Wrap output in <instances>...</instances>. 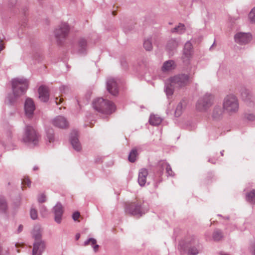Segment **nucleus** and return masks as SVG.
<instances>
[{
    "label": "nucleus",
    "mask_w": 255,
    "mask_h": 255,
    "mask_svg": "<svg viewBox=\"0 0 255 255\" xmlns=\"http://www.w3.org/2000/svg\"><path fill=\"white\" fill-rule=\"evenodd\" d=\"M192 49V44L190 42L186 43L184 48V53L186 55L190 54V50Z\"/></svg>",
    "instance_id": "nucleus-30"
},
{
    "label": "nucleus",
    "mask_w": 255,
    "mask_h": 255,
    "mask_svg": "<svg viewBox=\"0 0 255 255\" xmlns=\"http://www.w3.org/2000/svg\"><path fill=\"white\" fill-rule=\"evenodd\" d=\"M38 202H44L46 200V196L44 194H41L40 195L38 198Z\"/></svg>",
    "instance_id": "nucleus-41"
},
{
    "label": "nucleus",
    "mask_w": 255,
    "mask_h": 255,
    "mask_svg": "<svg viewBox=\"0 0 255 255\" xmlns=\"http://www.w3.org/2000/svg\"><path fill=\"white\" fill-rule=\"evenodd\" d=\"M249 18L252 23H255V7L252 9L249 14Z\"/></svg>",
    "instance_id": "nucleus-33"
},
{
    "label": "nucleus",
    "mask_w": 255,
    "mask_h": 255,
    "mask_svg": "<svg viewBox=\"0 0 255 255\" xmlns=\"http://www.w3.org/2000/svg\"><path fill=\"white\" fill-rule=\"evenodd\" d=\"M92 106L95 111L104 115H111L116 109L115 105L112 101L103 98L95 99Z\"/></svg>",
    "instance_id": "nucleus-1"
},
{
    "label": "nucleus",
    "mask_w": 255,
    "mask_h": 255,
    "mask_svg": "<svg viewBox=\"0 0 255 255\" xmlns=\"http://www.w3.org/2000/svg\"><path fill=\"white\" fill-rule=\"evenodd\" d=\"M222 114V111L220 108H216L214 110L213 117L214 118H218Z\"/></svg>",
    "instance_id": "nucleus-31"
},
{
    "label": "nucleus",
    "mask_w": 255,
    "mask_h": 255,
    "mask_svg": "<svg viewBox=\"0 0 255 255\" xmlns=\"http://www.w3.org/2000/svg\"><path fill=\"white\" fill-rule=\"evenodd\" d=\"M213 96L211 95H205L200 98L196 104V108L198 111H204L212 104Z\"/></svg>",
    "instance_id": "nucleus-7"
},
{
    "label": "nucleus",
    "mask_w": 255,
    "mask_h": 255,
    "mask_svg": "<svg viewBox=\"0 0 255 255\" xmlns=\"http://www.w3.org/2000/svg\"><path fill=\"white\" fill-rule=\"evenodd\" d=\"M239 107L238 100L235 96L229 95L225 98L223 108L227 112L230 114L236 113L238 111Z\"/></svg>",
    "instance_id": "nucleus-4"
},
{
    "label": "nucleus",
    "mask_w": 255,
    "mask_h": 255,
    "mask_svg": "<svg viewBox=\"0 0 255 255\" xmlns=\"http://www.w3.org/2000/svg\"><path fill=\"white\" fill-rule=\"evenodd\" d=\"M96 240L94 239L91 238L89 239L88 241H86L84 243V246H88L89 245H91L93 246V249L95 252H97L99 248V246L98 245H96Z\"/></svg>",
    "instance_id": "nucleus-22"
},
{
    "label": "nucleus",
    "mask_w": 255,
    "mask_h": 255,
    "mask_svg": "<svg viewBox=\"0 0 255 255\" xmlns=\"http://www.w3.org/2000/svg\"><path fill=\"white\" fill-rule=\"evenodd\" d=\"M4 48L3 44L2 42V40L0 39V52L2 51Z\"/></svg>",
    "instance_id": "nucleus-44"
},
{
    "label": "nucleus",
    "mask_w": 255,
    "mask_h": 255,
    "mask_svg": "<svg viewBox=\"0 0 255 255\" xmlns=\"http://www.w3.org/2000/svg\"><path fill=\"white\" fill-rule=\"evenodd\" d=\"M107 90L111 94L116 95L118 93V88L116 81L114 78H109L107 82Z\"/></svg>",
    "instance_id": "nucleus-11"
},
{
    "label": "nucleus",
    "mask_w": 255,
    "mask_h": 255,
    "mask_svg": "<svg viewBox=\"0 0 255 255\" xmlns=\"http://www.w3.org/2000/svg\"><path fill=\"white\" fill-rule=\"evenodd\" d=\"M160 165L162 168H165L166 173L168 175L172 176L173 175V172L170 166L166 161H161Z\"/></svg>",
    "instance_id": "nucleus-19"
},
{
    "label": "nucleus",
    "mask_w": 255,
    "mask_h": 255,
    "mask_svg": "<svg viewBox=\"0 0 255 255\" xmlns=\"http://www.w3.org/2000/svg\"><path fill=\"white\" fill-rule=\"evenodd\" d=\"M198 254V251L196 248H192L189 250L188 255H196Z\"/></svg>",
    "instance_id": "nucleus-36"
},
{
    "label": "nucleus",
    "mask_w": 255,
    "mask_h": 255,
    "mask_svg": "<svg viewBox=\"0 0 255 255\" xmlns=\"http://www.w3.org/2000/svg\"><path fill=\"white\" fill-rule=\"evenodd\" d=\"M185 103L184 102H181L177 105L175 112L176 116L178 117L181 115L182 110L185 107Z\"/></svg>",
    "instance_id": "nucleus-25"
},
{
    "label": "nucleus",
    "mask_w": 255,
    "mask_h": 255,
    "mask_svg": "<svg viewBox=\"0 0 255 255\" xmlns=\"http://www.w3.org/2000/svg\"><path fill=\"white\" fill-rule=\"evenodd\" d=\"M143 46L146 50H151L152 48L151 40L149 39L145 40L143 43Z\"/></svg>",
    "instance_id": "nucleus-29"
},
{
    "label": "nucleus",
    "mask_w": 255,
    "mask_h": 255,
    "mask_svg": "<svg viewBox=\"0 0 255 255\" xmlns=\"http://www.w3.org/2000/svg\"><path fill=\"white\" fill-rule=\"evenodd\" d=\"M175 63L174 61L169 60L165 62L162 66V69L164 71L171 70L175 68Z\"/></svg>",
    "instance_id": "nucleus-18"
},
{
    "label": "nucleus",
    "mask_w": 255,
    "mask_h": 255,
    "mask_svg": "<svg viewBox=\"0 0 255 255\" xmlns=\"http://www.w3.org/2000/svg\"><path fill=\"white\" fill-rule=\"evenodd\" d=\"M39 99L44 102H47L49 97L48 88L44 86H40L38 89Z\"/></svg>",
    "instance_id": "nucleus-14"
},
{
    "label": "nucleus",
    "mask_w": 255,
    "mask_h": 255,
    "mask_svg": "<svg viewBox=\"0 0 255 255\" xmlns=\"http://www.w3.org/2000/svg\"><path fill=\"white\" fill-rule=\"evenodd\" d=\"M55 213V221L60 223L61 221V217L63 214L62 206L60 204H57L54 208Z\"/></svg>",
    "instance_id": "nucleus-16"
},
{
    "label": "nucleus",
    "mask_w": 255,
    "mask_h": 255,
    "mask_svg": "<svg viewBox=\"0 0 255 255\" xmlns=\"http://www.w3.org/2000/svg\"><path fill=\"white\" fill-rule=\"evenodd\" d=\"M47 138L49 142H51L54 140V136L53 135L52 130H49L47 132Z\"/></svg>",
    "instance_id": "nucleus-37"
},
{
    "label": "nucleus",
    "mask_w": 255,
    "mask_h": 255,
    "mask_svg": "<svg viewBox=\"0 0 255 255\" xmlns=\"http://www.w3.org/2000/svg\"><path fill=\"white\" fill-rule=\"evenodd\" d=\"M69 30V26L66 23H61L55 31L56 37L59 40L65 38L68 35Z\"/></svg>",
    "instance_id": "nucleus-9"
},
{
    "label": "nucleus",
    "mask_w": 255,
    "mask_h": 255,
    "mask_svg": "<svg viewBox=\"0 0 255 255\" xmlns=\"http://www.w3.org/2000/svg\"><path fill=\"white\" fill-rule=\"evenodd\" d=\"M22 229H23V226L21 225H19L18 227V233L20 232L22 230Z\"/></svg>",
    "instance_id": "nucleus-46"
},
{
    "label": "nucleus",
    "mask_w": 255,
    "mask_h": 255,
    "mask_svg": "<svg viewBox=\"0 0 255 255\" xmlns=\"http://www.w3.org/2000/svg\"><path fill=\"white\" fill-rule=\"evenodd\" d=\"M247 200L252 203H255V190H253L247 195Z\"/></svg>",
    "instance_id": "nucleus-26"
},
{
    "label": "nucleus",
    "mask_w": 255,
    "mask_h": 255,
    "mask_svg": "<svg viewBox=\"0 0 255 255\" xmlns=\"http://www.w3.org/2000/svg\"><path fill=\"white\" fill-rule=\"evenodd\" d=\"M22 140L25 143L36 144L39 140V136L34 128L28 126L26 128L25 133Z\"/></svg>",
    "instance_id": "nucleus-5"
},
{
    "label": "nucleus",
    "mask_w": 255,
    "mask_h": 255,
    "mask_svg": "<svg viewBox=\"0 0 255 255\" xmlns=\"http://www.w3.org/2000/svg\"><path fill=\"white\" fill-rule=\"evenodd\" d=\"M30 181L27 177H24L22 181V184L23 186H29L30 184Z\"/></svg>",
    "instance_id": "nucleus-39"
},
{
    "label": "nucleus",
    "mask_w": 255,
    "mask_h": 255,
    "mask_svg": "<svg viewBox=\"0 0 255 255\" xmlns=\"http://www.w3.org/2000/svg\"><path fill=\"white\" fill-rule=\"evenodd\" d=\"M140 202L136 201L128 204L126 208V212L133 216H141Z\"/></svg>",
    "instance_id": "nucleus-8"
},
{
    "label": "nucleus",
    "mask_w": 255,
    "mask_h": 255,
    "mask_svg": "<svg viewBox=\"0 0 255 255\" xmlns=\"http://www.w3.org/2000/svg\"><path fill=\"white\" fill-rule=\"evenodd\" d=\"M13 94L19 97L24 94L28 86L27 80L23 78H15L11 81Z\"/></svg>",
    "instance_id": "nucleus-3"
},
{
    "label": "nucleus",
    "mask_w": 255,
    "mask_h": 255,
    "mask_svg": "<svg viewBox=\"0 0 255 255\" xmlns=\"http://www.w3.org/2000/svg\"><path fill=\"white\" fill-rule=\"evenodd\" d=\"M252 251L253 252V255H255V244H254L252 247Z\"/></svg>",
    "instance_id": "nucleus-45"
},
{
    "label": "nucleus",
    "mask_w": 255,
    "mask_h": 255,
    "mask_svg": "<svg viewBox=\"0 0 255 255\" xmlns=\"http://www.w3.org/2000/svg\"><path fill=\"white\" fill-rule=\"evenodd\" d=\"M53 125L59 128H64L68 127V124L65 118L61 116L56 117L52 121Z\"/></svg>",
    "instance_id": "nucleus-13"
},
{
    "label": "nucleus",
    "mask_w": 255,
    "mask_h": 255,
    "mask_svg": "<svg viewBox=\"0 0 255 255\" xmlns=\"http://www.w3.org/2000/svg\"><path fill=\"white\" fill-rule=\"evenodd\" d=\"M246 118L247 120L250 121H253L255 119V116L253 114H246Z\"/></svg>",
    "instance_id": "nucleus-40"
},
{
    "label": "nucleus",
    "mask_w": 255,
    "mask_h": 255,
    "mask_svg": "<svg viewBox=\"0 0 255 255\" xmlns=\"http://www.w3.org/2000/svg\"><path fill=\"white\" fill-rule=\"evenodd\" d=\"M75 135H77V132L75 131Z\"/></svg>",
    "instance_id": "nucleus-50"
},
{
    "label": "nucleus",
    "mask_w": 255,
    "mask_h": 255,
    "mask_svg": "<svg viewBox=\"0 0 255 255\" xmlns=\"http://www.w3.org/2000/svg\"><path fill=\"white\" fill-rule=\"evenodd\" d=\"M252 35L250 33L240 32L235 36V41L240 44H246L252 39Z\"/></svg>",
    "instance_id": "nucleus-10"
},
{
    "label": "nucleus",
    "mask_w": 255,
    "mask_h": 255,
    "mask_svg": "<svg viewBox=\"0 0 255 255\" xmlns=\"http://www.w3.org/2000/svg\"><path fill=\"white\" fill-rule=\"evenodd\" d=\"M174 88H175V86H171L169 83V85L166 88V94L167 95L170 96L173 94Z\"/></svg>",
    "instance_id": "nucleus-34"
},
{
    "label": "nucleus",
    "mask_w": 255,
    "mask_h": 255,
    "mask_svg": "<svg viewBox=\"0 0 255 255\" xmlns=\"http://www.w3.org/2000/svg\"><path fill=\"white\" fill-rule=\"evenodd\" d=\"M178 42L175 39L170 40L167 43V48L170 50H172L177 47Z\"/></svg>",
    "instance_id": "nucleus-23"
},
{
    "label": "nucleus",
    "mask_w": 255,
    "mask_h": 255,
    "mask_svg": "<svg viewBox=\"0 0 255 255\" xmlns=\"http://www.w3.org/2000/svg\"><path fill=\"white\" fill-rule=\"evenodd\" d=\"M171 86L176 88H180L185 86L189 82V76L187 75H180L171 77L169 80Z\"/></svg>",
    "instance_id": "nucleus-6"
},
{
    "label": "nucleus",
    "mask_w": 255,
    "mask_h": 255,
    "mask_svg": "<svg viewBox=\"0 0 255 255\" xmlns=\"http://www.w3.org/2000/svg\"><path fill=\"white\" fill-rule=\"evenodd\" d=\"M185 30V26L183 24L180 23L177 27L171 30L172 32L182 33Z\"/></svg>",
    "instance_id": "nucleus-27"
},
{
    "label": "nucleus",
    "mask_w": 255,
    "mask_h": 255,
    "mask_svg": "<svg viewBox=\"0 0 255 255\" xmlns=\"http://www.w3.org/2000/svg\"><path fill=\"white\" fill-rule=\"evenodd\" d=\"M148 175L147 170L142 168L139 171L138 182L140 186H143L146 181V177Z\"/></svg>",
    "instance_id": "nucleus-15"
},
{
    "label": "nucleus",
    "mask_w": 255,
    "mask_h": 255,
    "mask_svg": "<svg viewBox=\"0 0 255 255\" xmlns=\"http://www.w3.org/2000/svg\"><path fill=\"white\" fill-rule=\"evenodd\" d=\"M21 246V245H20V244H18V243L15 244V247H16V248H18V247H19V246Z\"/></svg>",
    "instance_id": "nucleus-48"
},
{
    "label": "nucleus",
    "mask_w": 255,
    "mask_h": 255,
    "mask_svg": "<svg viewBox=\"0 0 255 255\" xmlns=\"http://www.w3.org/2000/svg\"><path fill=\"white\" fill-rule=\"evenodd\" d=\"M241 96L243 100L246 102H249L252 98V96L250 91L246 89L242 92Z\"/></svg>",
    "instance_id": "nucleus-21"
},
{
    "label": "nucleus",
    "mask_w": 255,
    "mask_h": 255,
    "mask_svg": "<svg viewBox=\"0 0 255 255\" xmlns=\"http://www.w3.org/2000/svg\"><path fill=\"white\" fill-rule=\"evenodd\" d=\"M71 144L73 147L76 151H80L81 149V146L80 143L79 142L78 138L75 136L73 137L71 139Z\"/></svg>",
    "instance_id": "nucleus-20"
},
{
    "label": "nucleus",
    "mask_w": 255,
    "mask_h": 255,
    "mask_svg": "<svg viewBox=\"0 0 255 255\" xmlns=\"http://www.w3.org/2000/svg\"><path fill=\"white\" fill-rule=\"evenodd\" d=\"M63 101V99L62 98L56 97L55 98V103L57 105L60 104Z\"/></svg>",
    "instance_id": "nucleus-43"
},
{
    "label": "nucleus",
    "mask_w": 255,
    "mask_h": 255,
    "mask_svg": "<svg viewBox=\"0 0 255 255\" xmlns=\"http://www.w3.org/2000/svg\"><path fill=\"white\" fill-rule=\"evenodd\" d=\"M113 15H115L116 14V12L115 11H113Z\"/></svg>",
    "instance_id": "nucleus-49"
},
{
    "label": "nucleus",
    "mask_w": 255,
    "mask_h": 255,
    "mask_svg": "<svg viewBox=\"0 0 255 255\" xmlns=\"http://www.w3.org/2000/svg\"><path fill=\"white\" fill-rule=\"evenodd\" d=\"M25 114L27 117H31L35 110V105L31 99L27 98L25 100L24 105Z\"/></svg>",
    "instance_id": "nucleus-12"
},
{
    "label": "nucleus",
    "mask_w": 255,
    "mask_h": 255,
    "mask_svg": "<svg viewBox=\"0 0 255 255\" xmlns=\"http://www.w3.org/2000/svg\"><path fill=\"white\" fill-rule=\"evenodd\" d=\"M30 216L32 219L35 220L37 218V211L33 209H32L30 210Z\"/></svg>",
    "instance_id": "nucleus-38"
},
{
    "label": "nucleus",
    "mask_w": 255,
    "mask_h": 255,
    "mask_svg": "<svg viewBox=\"0 0 255 255\" xmlns=\"http://www.w3.org/2000/svg\"><path fill=\"white\" fill-rule=\"evenodd\" d=\"M222 238V233L219 231H216L213 234V239L215 241H219Z\"/></svg>",
    "instance_id": "nucleus-32"
},
{
    "label": "nucleus",
    "mask_w": 255,
    "mask_h": 255,
    "mask_svg": "<svg viewBox=\"0 0 255 255\" xmlns=\"http://www.w3.org/2000/svg\"><path fill=\"white\" fill-rule=\"evenodd\" d=\"M41 232L40 227L39 226H36L33 232V236L35 241L33 244L32 255H41L44 249V244L40 240Z\"/></svg>",
    "instance_id": "nucleus-2"
},
{
    "label": "nucleus",
    "mask_w": 255,
    "mask_h": 255,
    "mask_svg": "<svg viewBox=\"0 0 255 255\" xmlns=\"http://www.w3.org/2000/svg\"><path fill=\"white\" fill-rule=\"evenodd\" d=\"M80 213L78 212H75L72 216V218L74 220L77 221L78 220V218L80 217Z\"/></svg>",
    "instance_id": "nucleus-42"
},
{
    "label": "nucleus",
    "mask_w": 255,
    "mask_h": 255,
    "mask_svg": "<svg viewBox=\"0 0 255 255\" xmlns=\"http://www.w3.org/2000/svg\"><path fill=\"white\" fill-rule=\"evenodd\" d=\"M162 121L161 119L157 115H152L150 117L149 123L153 126L159 125Z\"/></svg>",
    "instance_id": "nucleus-17"
},
{
    "label": "nucleus",
    "mask_w": 255,
    "mask_h": 255,
    "mask_svg": "<svg viewBox=\"0 0 255 255\" xmlns=\"http://www.w3.org/2000/svg\"><path fill=\"white\" fill-rule=\"evenodd\" d=\"M137 155V149L136 148L132 149L129 153L128 160L131 162H134L136 160V158Z\"/></svg>",
    "instance_id": "nucleus-24"
},
{
    "label": "nucleus",
    "mask_w": 255,
    "mask_h": 255,
    "mask_svg": "<svg viewBox=\"0 0 255 255\" xmlns=\"http://www.w3.org/2000/svg\"><path fill=\"white\" fill-rule=\"evenodd\" d=\"M7 209V204L5 200L3 198H0V210L1 211H5Z\"/></svg>",
    "instance_id": "nucleus-28"
},
{
    "label": "nucleus",
    "mask_w": 255,
    "mask_h": 255,
    "mask_svg": "<svg viewBox=\"0 0 255 255\" xmlns=\"http://www.w3.org/2000/svg\"><path fill=\"white\" fill-rule=\"evenodd\" d=\"M79 237H80V235H79V234H77V235H76V240H78V239H79Z\"/></svg>",
    "instance_id": "nucleus-47"
},
{
    "label": "nucleus",
    "mask_w": 255,
    "mask_h": 255,
    "mask_svg": "<svg viewBox=\"0 0 255 255\" xmlns=\"http://www.w3.org/2000/svg\"><path fill=\"white\" fill-rule=\"evenodd\" d=\"M87 45L86 40L84 38H81L79 40V45L82 49H84Z\"/></svg>",
    "instance_id": "nucleus-35"
}]
</instances>
